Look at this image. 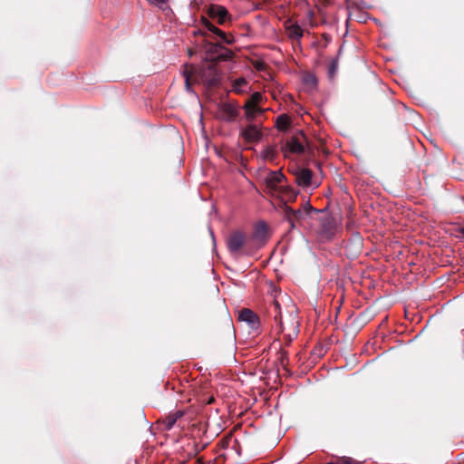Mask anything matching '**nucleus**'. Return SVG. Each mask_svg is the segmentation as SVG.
I'll list each match as a JSON object with an SVG mask.
<instances>
[{
  "mask_svg": "<svg viewBox=\"0 0 464 464\" xmlns=\"http://www.w3.org/2000/svg\"><path fill=\"white\" fill-rule=\"evenodd\" d=\"M202 22L205 30H195L193 34L203 36L202 42L198 44L205 53L204 61L217 63L231 59L233 53L222 44H233L235 43L234 36L227 35L207 19H203Z\"/></svg>",
  "mask_w": 464,
  "mask_h": 464,
  "instance_id": "1",
  "label": "nucleus"
},
{
  "mask_svg": "<svg viewBox=\"0 0 464 464\" xmlns=\"http://www.w3.org/2000/svg\"><path fill=\"white\" fill-rule=\"evenodd\" d=\"M283 219L289 225V230L300 228L304 225L307 219L312 218L305 210L301 208L295 209L287 204L282 207Z\"/></svg>",
  "mask_w": 464,
  "mask_h": 464,
  "instance_id": "2",
  "label": "nucleus"
},
{
  "mask_svg": "<svg viewBox=\"0 0 464 464\" xmlns=\"http://www.w3.org/2000/svg\"><path fill=\"white\" fill-rule=\"evenodd\" d=\"M269 313L271 314H274L275 323L276 324V326L279 328V332L281 334H283L285 343L286 344H289L297 336L298 323L294 322L293 324H295V326H294L293 332L285 334V328L284 323L282 321V316H281L280 304L276 300H273V302L270 305V308H269Z\"/></svg>",
  "mask_w": 464,
  "mask_h": 464,
  "instance_id": "3",
  "label": "nucleus"
},
{
  "mask_svg": "<svg viewBox=\"0 0 464 464\" xmlns=\"http://www.w3.org/2000/svg\"><path fill=\"white\" fill-rule=\"evenodd\" d=\"M198 75L203 82L208 86H216L219 81L220 76L217 69L216 63L206 62L198 68Z\"/></svg>",
  "mask_w": 464,
  "mask_h": 464,
  "instance_id": "4",
  "label": "nucleus"
},
{
  "mask_svg": "<svg viewBox=\"0 0 464 464\" xmlns=\"http://www.w3.org/2000/svg\"><path fill=\"white\" fill-rule=\"evenodd\" d=\"M239 134L246 142L259 141L263 137L261 123L247 122L246 127L239 128Z\"/></svg>",
  "mask_w": 464,
  "mask_h": 464,
  "instance_id": "5",
  "label": "nucleus"
},
{
  "mask_svg": "<svg viewBox=\"0 0 464 464\" xmlns=\"http://www.w3.org/2000/svg\"><path fill=\"white\" fill-rule=\"evenodd\" d=\"M344 249L350 258H354L360 255L362 249V238L359 233L353 234L344 242Z\"/></svg>",
  "mask_w": 464,
  "mask_h": 464,
  "instance_id": "6",
  "label": "nucleus"
},
{
  "mask_svg": "<svg viewBox=\"0 0 464 464\" xmlns=\"http://www.w3.org/2000/svg\"><path fill=\"white\" fill-rule=\"evenodd\" d=\"M335 220L331 216H325L320 219L319 235L323 240H331L334 236Z\"/></svg>",
  "mask_w": 464,
  "mask_h": 464,
  "instance_id": "7",
  "label": "nucleus"
},
{
  "mask_svg": "<svg viewBox=\"0 0 464 464\" xmlns=\"http://www.w3.org/2000/svg\"><path fill=\"white\" fill-rule=\"evenodd\" d=\"M249 244L246 239V236L241 231L233 232L227 240V245L231 254L237 253L245 245Z\"/></svg>",
  "mask_w": 464,
  "mask_h": 464,
  "instance_id": "8",
  "label": "nucleus"
},
{
  "mask_svg": "<svg viewBox=\"0 0 464 464\" xmlns=\"http://www.w3.org/2000/svg\"><path fill=\"white\" fill-rule=\"evenodd\" d=\"M208 14L219 24H225L227 22L231 21V14L223 5H211L208 9Z\"/></svg>",
  "mask_w": 464,
  "mask_h": 464,
  "instance_id": "9",
  "label": "nucleus"
},
{
  "mask_svg": "<svg viewBox=\"0 0 464 464\" xmlns=\"http://www.w3.org/2000/svg\"><path fill=\"white\" fill-rule=\"evenodd\" d=\"M267 238V226L266 222L261 221L257 223L252 233L251 237L249 238V243H255L256 247H261L266 241Z\"/></svg>",
  "mask_w": 464,
  "mask_h": 464,
  "instance_id": "10",
  "label": "nucleus"
},
{
  "mask_svg": "<svg viewBox=\"0 0 464 464\" xmlns=\"http://www.w3.org/2000/svg\"><path fill=\"white\" fill-rule=\"evenodd\" d=\"M222 113V120L227 122H233L239 114L238 106L232 102H223L219 105Z\"/></svg>",
  "mask_w": 464,
  "mask_h": 464,
  "instance_id": "11",
  "label": "nucleus"
},
{
  "mask_svg": "<svg viewBox=\"0 0 464 464\" xmlns=\"http://www.w3.org/2000/svg\"><path fill=\"white\" fill-rule=\"evenodd\" d=\"M245 111V119L247 122L256 123L255 121L265 112L260 105L245 103L242 107Z\"/></svg>",
  "mask_w": 464,
  "mask_h": 464,
  "instance_id": "12",
  "label": "nucleus"
},
{
  "mask_svg": "<svg viewBox=\"0 0 464 464\" xmlns=\"http://www.w3.org/2000/svg\"><path fill=\"white\" fill-rule=\"evenodd\" d=\"M313 176L314 173L311 169H299L295 171V181L300 187H311L313 185Z\"/></svg>",
  "mask_w": 464,
  "mask_h": 464,
  "instance_id": "13",
  "label": "nucleus"
},
{
  "mask_svg": "<svg viewBox=\"0 0 464 464\" xmlns=\"http://www.w3.org/2000/svg\"><path fill=\"white\" fill-rule=\"evenodd\" d=\"M238 319L246 322L251 328H256L259 324V318L256 313L248 308H243L238 314Z\"/></svg>",
  "mask_w": 464,
  "mask_h": 464,
  "instance_id": "14",
  "label": "nucleus"
},
{
  "mask_svg": "<svg viewBox=\"0 0 464 464\" xmlns=\"http://www.w3.org/2000/svg\"><path fill=\"white\" fill-rule=\"evenodd\" d=\"M285 179L281 171H271L266 178V184L267 188L272 190L279 189L278 186Z\"/></svg>",
  "mask_w": 464,
  "mask_h": 464,
  "instance_id": "15",
  "label": "nucleus"
},
{
  "mask_svg": "<svg viewBox=\"0 0 464 464\" xmlns=\"http://www.w3.org/2000/svg\"><path fill=\"white\" fill-rule=\"evenodd\" d=\"M285 150L292 153L301 154L304 152V146L301 140L295 137H291L285 143Z\"/></svg>",
  "mask_w": 464,
  "mask_h": 464,
  "instance_id": "16",
  "label": "nucleus"
},
{
  "mask_svg": "<svg viewBox=\"0 0 464 464\" xmlns=\"http://www.w3.org/2000/svg\"><path fill=\"white\" fill-rule=\"evenodd\" d=\"M285 31L291 40L300 41L304 35L302 27L296 23L286 24Z\"/></svg>",
  "mask_w": 464,
  "mask_h": 464,
  "instance_id": "17",
  "label": "nucleus"
},
{
  "mask_svg": "<svg viewBox=\"0 0 464 464\" xmlns=\"http://www.w3.org/2000/svg\"><path fill=\"white\" fill-rule=\"evenodd\" d=\"M184 415V411L181 410L175 411L173 412H169L164 420V427L166 430H170L178 420H179Z\"/></svg>",
  "mask_w": 464,
  "mask_h": 464,
  "instance_id": "18",
  "label": "nucleus"
},
{
  "mask_svg": "<svg viewBox=\"0 0 464 464\" xmlns=\"http://www.w3.org/2000/svg\"><path fill=\"white\" fill-rule=\"evenodd\" d=\"M291 126V120L286 114H280L276 120V127L280 131H287Z\"/></svg>",
  "mask_w": 464,
  "mask_h": 464,
  "instance_id": "19",
  "label": "nucleus"
},
{
  "mask_svg": "<svg viewBox=\"0 0 464 464\" xmlns=\"http://www.w3.org/2000/svg\"><path fill=\"white\" fill-rule=\"evenodd\" d=\"M232 88L237 93H244L248 88V82L245 78L240 77L233 82Z\"/></svg>",
  "mask_w": 464,
  "mask_h": 464,
  "instance_id": "20",
  "label": "nucleus"
},
{
  "mask_svg": "<svg viewBox=\"0 0 464 464\" xmlns=\"http://www.w3.org/2000/svg\"><path fill=\"white\" fill-rule=\"evenodd\" d=\"M299 208H301L302 210H305V212H307L310 217H312L314 213H322L326 210L313 208L309 200H304Z\"/></svg>",
  "mask_w": 464,
  "mask_h": 464,
  "instance_id": "21",
  "label": "nucleus"
},
{
  "mask_svg": "<svg viewBox=\"0 0 464 464\" xmlns=\"http://www.w3.org/2000/svg\"><path fill=\"white\" fill-rule=\"evenodd\" d=\"M194 72H195V68H193V67H191L190 70L186 69L183 72V76L185 78V87H186L187 92H192V87H191V84H190V77H191V74Z\"/></svg>",
  "mask_w": 464,
  "mask_h": 464,
  "instance_id": "22",
  "label": "nucleus"
},
{
  "mask_svg": "<svg viewBox=\"0 0 464 464\" xmlns=\"http://www.w3.org/2000/svg\"><path fill=\"white\" fill-rule=\"evenodd\" d=\"M338 69V57L333 59L328 66V77L330 79H333L337 72Z\"/></svg>",
  "mask_w": 464,
  "mask_h": 464,
  "instance_id": "23",
  "label": "nucleus"
},
{
  "mask_svg": "<svg viewBox=\"0 0 464 464\" xmlns=\"http://www.w3.org/2000/svg\"><path fill=\"white\" fill-rule=\"evenodd\" d=\"M262 101H263V95L258 92H255L251 94L250 98L246 101L245 103L259 105L262 102Z\"/></svg>",
  "mask_w": 464,
  "mask_h": 464,
  "instance_id": "24",
  "label": "nucleus"
},
{
  "mask_svg": "<svg viewBox=\"0 0 464 464\" xmlns=\"http://www.w3.org/2000/svg\"><path fill=\"white\" fill-rule=\"evenodd\" d=\"M304 82L311 87H315L318 82L314 74L308 73L304 77Z\"/></svg>",
  "mask_w": 464,
  "mask_h": 464,
  "instance_id": "25",
  "label": "nucleus"
},
{
  "mask_svg": "<svg viewBox=\"0 0 464 464\" xmlns=\"http://www.w3.org/2000/svg\"><path fill=\"white\" fill-rule=\"evenodd\" d=\"M147 1L150 2V4L156 5L157 7H159L160 9H161L163 11L169 8L168 5L169 0H147Z\"/></svg>",
  "mask_w": 464,
  "mask_h": 464,
  "instance_id": "26",
  "label": "nucleus"
},
{
  "mask_svg": "<svg viewBox=\"0 0 464 464\" xmlns=\"http://www.w3.org/2000/svg\"><path fill=\"white\" fill-rule=\"evenodd\" d=\"M279 361L283 365L288 362V353L286 351L280 349Z\"/></svg>",
  "mask_w": 464,
  "mask_h": 464,
  "instance_id": "27",
  "label": "nucleus"
},
{
  "mask_svg": "<svg viewBox=\"0 0 464 464\" xmlns=\"http://www.w3.org/2000/svg\"><path fill=\"white\" fill-rule=\"evenodd\" d=\"M276 156V150L273 147H266L264 151V157L265 158H270L273 159Z\"/></svg>",
  "mask_w": 464,
  "mask_h": 464,
  "instance_id": "28",
  "label": "nucleus"
},
{
  "mask_svg": "<svg viewBox=\"0 0 464 464\" xmlns=\"http://www.w3.org/2000/svg\"><path fill=\"white\" fill-rule=\"evenodd\" d=\"M285 193H286V196L289 198V199H295L296 196L298 195V191L294 189V188H285Z\"/></svg>",
  "mask_w": 464,
  "mask_h": 464,
  "instance_id": "29",
  "label": "nucleus"
},
{
  "mask_svg": "<svg viewBox=\"0 0 464 464\" xmlns=\"http://www.w3.org/2000/svg\"><path fill=\"white\" fill-rule=\"evenodd\" d=\"M353 462L350 457H342L336 464H353Z\"/></svg>",
  "mask_w": 464,
  "mask_h": 464,
  "instance_id": "30",
  "label": "nucleus"
},
{
  "mask_svg": "<svg viewBox=\"0 0 464 464\" xmlns=\"http://www.w3.org/2000/svg\"><path fill=\"white\" fill-rule=\"evenodd\" d=\"M323 38L324 39V41L326 42V44L330 43V42H331V40H332L331 36H330L329 34H323Z\"/></svg>",
  "mask_w": 464,
  "mask_h": 464,
  "instance_id": "31",
  "label": "nucleus"
},
{
  "mask_svg": "<svg viewBox=\"0 0 464 464\" xmlns=\"http://www.w3.org/2000/svg\"><path fill=\"white\" fill-rule=\"evenodd\" d=\"M195 52L192 49L188 50V54L189 57H192L194 55Z\"/></svg>",
  "mask_w": 464,
  "mask_h": 464,
  "instance_id": "32",
  "label": "nucleus"
},
{
  "mask_svg": "<svg viewBox=\"0 0 464 464\" xmlns=\"http://www.w3.org/2000/svg\"><path fill=\"white\" fill-rule=\"evenodd\" d=\"M210 235H211V237H212V240H213V243H214V246L216 245V239H215V236H214V232L210 229Z\"/></svg>",
  "mask_w": 464,
  "mask_h": 464,
  "instance_id": "33",
  "label": "nucleus"
},
{
  "mask_svg": "<svg viewBox=\"0 0 464 464\" xmlns=\"http://www.w3.org/2000/svg\"><path fill=\"white\" fill-rule=\"evenodd\" d=\"M343 46L341 45L339 50H338V53H337V57L339 58V56L342 54V52H343Z\"/></svg>",
  "mask_w": 464,
  "mask_h": 464,
  "instance_id": "34",
  "label": "nucleus"
},
{
  "mask_svg": "<svg viewBox=\"0 0 464 464\" xmlns=\"http://www.w3.org/2000/svg\"><path fill=\"white\" fill-rule=\"evenodd\" d=\"M204 447H205V445H202V446H200V448H198V444H196V448H197V450H198H198H203V449H204Z\"/></svg>",
  "mask_w": 464,
  "mask_h": 464,
  "instance_id": "35",
  "label": "nucleus"
},
{
  "mask_svg": "<svg viewBox=\"0 0 464 464\" xmlns=\"http://www.w3.org/2000/svg\"><path fill=\"white\" fill-rule=\"evenodd\" d=\"M459 233L464 236V226L459 228Z\"/></svg>",
  "mask_w": 464,
  "mask_h": 464,
  "instance_id": "36",
  "label": "nucleus"
}]
</instances>
